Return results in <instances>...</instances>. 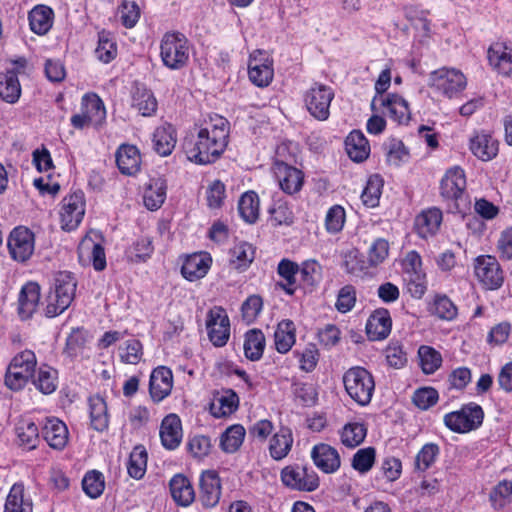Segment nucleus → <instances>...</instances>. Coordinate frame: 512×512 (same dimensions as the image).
Returning <instances> with one entry per match:
<instances>
[{"instance_id":"59","label":"nucleus","mask_w":512,"mask_h":512,"mask_svg":"<svg viewBox=\"0 0 512 512\" xmlns=\"http://www.w3.org/2000/svg\"><path fill=\"white\" fill-rule=\"evenodd\" d=\"M490 500L496 509H502L512 500V482L503 480L499 482L490 493Z\"/></svg>"},{"instance_id":"44","label":"nucleus","mask_w":512,"mask_h":512,"mask_svg":"<svg viewBox=\"0 0 512 512\" xmlns=\"http://www.w3.org/2000/svg\"><path fill=\"white\" fill-rule=\"evenodd\" d=\"M238 210L245 222L255 223L259 218L260 211L258 195L254 191L245 192L239 199Z\"/></svg>"},{"instance_id":"16","label":"nucleus","mask_w":512,"mask_h":512,"mask_svg":"<svg viewBox=\"0 0 512 512\" xmlns=\"http://www.w3.org/2000/svg\"><path fill=\"white\" fill-rule=\"evenodd\" d=\"M273 172L283 192L293 195L301 190L304 183V175L301 170L282 161H276Z\"/></svg>"},{"instance_id":"10","label":"nucleus","mask_w":512,"mask_h":512,"mask_svg":"<svg viewBox=\"0 0 512 512\" xmlns=\"http://www.w3.org/2000/svg\"><path fill=\"white\" fill-rule=\"evenodd\" d=\"M85 214V197L80 190L75 191L62 200L60 210L61 228L66 231L76 229Z\"/></svg>"},{"instance_id":"33","label":"nucleus","mask_w":512,"mask_h":512,"mask_svg":"<svg viewBox=\"0 0 512 512\" xmlns=\"http://www.w3.org/2000/svg\"><path fill=\"white\" fill-rule=\"evenodd\" d=\"M4 512H33V501L22 483H15L6 497Z\"/></svg>"},{"instance_id":"3","label":"nucleus","mask_w":512,"mask_h":512,"mask_svg":"<svg viewBox=\"0 0 512 512\" xmlns=\"http://www.w3.org/2000/svg\"><path fill=\"white\" fill-rule=\"evenodd\" d=\"M343 384L348 395L359 405L371 402L375 382L372 374L363 367H352L343 375Z\"/></svg>"},{"instance_id":"57","label":"nucleus","mask_w":512,"mask_h":512,"mask_svg":"<svg viewBox=\"0 0 512 512\" xmlns=\"http://www.w3.org/2000/svg\"><path fill=\"white\" fill-rule=\"evenodd\" d=\"M57 371L48 366L39 368L34 385L43 394H51L55 391L57 384Z\"/></svg>"},{"instance_id":"13","label":"nucleus","mask_w":512,"mask_h":512,"mask_svg":"<svg viewBox=\"0 0 512 512\" xmlns=\"http://www.w3.org/2000/svg\"><path fill=\"white\" fill-rule=\"evenodd\" d=\"M206 327L213 345L222 347L227 343L230 336V321L222 307H214L209 311Z\"/></svg>"},{"instance_id":"8","label":"nucleus","mask_w":512,"mask_h":512,"mask_svg":"<svg viewBox=\"0 0 512 512\" xmlns=\"http://www.w3.org/2000/svg\"><path fill=\"white\" fill-rule=\"evenodd\" d=\"M334 91L330 86L314 83L304 95L305 106L312 117L317 120H327L330 115V104Z\"/></svg>"},{"instance_id":"18","label":"nucleus","mask_w":512,"mask_h":512,"mask_svg":"<svg viewBox=\"0 0 512 512\" xmlns=\"http://www.w3.org/2000/svg\"><path fill=\"white\" fill-rule=\"evenodd\" d=\"M199 501L205 508L215 507L221 496V482L217 472L204 471L200 477Z\"/></svg>"},{"instance_id":"45","label":"nucleus","mask_w":512,"mask_h":512,"mask_svg":"<svg viewBox=\"0 0 512 512\" xmlns=\"http://www.w3.org/2000/svg\"><path fill=\"white\" fill-rule=\"evenodd\" d=\"M244 354L251 361L259 360L265 348V336L259 329H251L245 334Z\"/></svg>"},{"instance_id":"17","label":"nucleus","mask_w":512,"mask_h":512,"mask_svg":"<svg viewBox=\"0 0 512 512\" xmlns=\"http://www.w3.org/2000/svg\"><path fill=\"white\" fill-rule=\"evenodd\" d=\"M466 188V177L464 170L456 166L445 173L440 183V194L445 200L457 201L460 199Z\"/></svg>"},{"instance_id":"52","label":"nucleus","mask_w":512,"mask_h":512,"mask_svg":"<svg viewBox=\"0 0 512 512\" xmlns=\"http://www.w3.org/2000/svg\"><path fill=\"white\" fill-rule=\"evenodd\" d=\"M418 356L420 366L425 374H432L440 368L442 364L441 354L434 348L426 345L419 347Z\"/></svg>"},{"instance_id":"55","label":"nucleus","mask_w":512,"mask_h":512,"mask_svg":"<svg viewBox=\"0 0 512 512\" xmlns=\"http://www.w3.org/2000/svg\"><path fill=\"white\" fill-rule=\"evenodd\" d=\"M147 452L142 446H136L130 453L127 470L134 479H141L146 471Z\"/></svg>"},{"instance_id":"64","label":"nucleus","mask_w":512,"mask_h":512,"mask_svg":"<svg viewBox=\"0 0 512 512\" xmlns=\"http://www.w3.org/2000/svg\"><path fill=\"white\" fill-rule=\"evenodd\" d=\"M386 360L390 367L400 369L407 363V355L398 342H391L385 349Z\"/></svg>"},{"instance_id":"32","label":"nucleus","mask_w":512,"mask_h":512,"mask_svg":"<svg viewBox=\"0 0 512 512\" xmlns=\"http://www.w3.org/2000/svg\"><path fill=\"white\" fill-rule=\"evenodd\" d=\"M169 487L171 496L178 505L187 507L194 501V488L185 475H174L169 482Z\"/></svg>"},{"instance_id":"2","label":"nucleus","mask_w":512,"mask_h":512,"mask_svg":"<svg viewBox=\"0 0 512 512\" xmlns=\"http://www.w3.org/2000/svg\"><path fill=\"white\" fill-rule=\"evenodd\" d=\"M77 282L72 273L58 272L54 279V288L46 298V316L55 317L63 313L75 297Z\"/></svg>"},{"instance_id":"22","label":"nucleus","mask_w":512,"mask_h":512,"mask_svg":"<svg viewBox=\"0 0 512 512\" xmlns=\"http://www.w3.org/2000/svg\"><path fill=\"white\" fill-rule=\"evenodd\" d=\"M392 328L390 313L385 308L375 310L367 320L366 333L371 341L386 339Z\"/></svg>"},{"instance_id":"54","label":"nucleus","mask_w":512,"mask_h":512,"mask_svg":"<svg viewBox=\"0 0 512 512\" xmlns=\"http://www.w3.org/2000/svg\"><path fill=\"white\" fill-rule=\"evenodd\" d=\"M382 188V178L379 175L370 176L361 194L363 204L371 208L376 207L379 204Z\"/></svg>"},{"instance_id":"63","label":"nucleus","mask_w":512,"mask_h":512,"mask_svg":"<svg viewBox=\"0 0 512 512\" xmlns=\"http://www.w3.org/2000/svg\"><path fill=\"white\" fill-rule=\"evenodd\" d=\"M345 223V210L339 205L332 206L325 218V225L329 232L337 233L342 230Z\"/></svg>"},{"instance_id":"5","label":"nucleus","mask_w":512,"mask_h":512,"mask_svg":"<svg viewBox=\"0 0 512 512\" xmlns=\"http://www.w3.org/2000/svg\"><path fill=\"white\" fill-rule=\"evenodd\" d=\"M160 50L163 64L169 69L179 70L188 63V41L181 33H166L161 41Z\"/></svg>"},{"instance_id":"15","label":"nucleus","mask_w":512,"mask_h":512,"mask_svg":"<svg viewBox=\"0 0 512 512\" xmlns=\"http://www.w3.org/2000/svg\"><path fill=\"white\" fill-rule=\"evenodd\" d=\"M250 81L258 87L268 86L274 75L272 60L261 50H256L250 55L248 64Z\"/></svg>"},{"instance_id":"50","label":"nucleus","mask_w":512,"mask_h":512,"mask_svg":"<svg viewBox=\"0 0 512 512\" xmlns=\"http://www.w3.org/2000/svg\"><path fill=\"white\" fill-rule=\"evenodd\" d=\"M301 281L305 288L313 290L322 279V267L316 260H306L299 267Z\"/></svg>"},{"instance_id":"1","label":"nucleus","mask_w":512,"mask_h":512,"mask_svg":"<svg viewBox=\"0 0 512 512\" xmlns=\"http://www.w3.org/2000/svg\"><path fill=\"white\" fill-rule=\"evenodd\" d=\"M229 136V123L219 115L211 116L196 134L183 140V151L188 160L199 165L215 162L224 152Z\"/></svg>"},{"instance_id":"47","label":"nucleus","mask_w":512,"mask_h":512,"mask_svg":"<svg viewBox=\"0 0 512 512\" xmlns=\"http://www.w3.org/2000/svg\"><path fill=\"white\" fill-rule=\"evenodd\" d=\"M19 444L27 450L36 448L39 442V430L35 423L23 420L16 426Z\"/></svg>"},{"instance_id":"29","label":"nucleus","mask_w":512,"mask_h":512,"mask_svg":"<svg viewBox=\"0 0 512 512\" xmlns=\"http://www.w3.org/2000/svg\"><path fill=\"white\" fill-rule=\"evenodd\" d=\"M42 434L47 444L53 449L61 450L68 442L67 426L57 418L46 420Z\"/></svg>"},{"instance_id":"24","label":"nucleus","mask_w":512,"mask_h":512,"mask_svg":"<svg viewBox=\"0 0 512 512\" xmlns=\"http://www.w3.org/2000/svg\"><path fill=\"white\" fill-rule=\"evenodd\" d=\"M311 457L314 464L324 473H333L341 465L338 451L325 443L315 445L311 451Z\"/></svg>"},{"instance_id":"21","label":"nucleus","mask_w":512,"mask_h":512,"mask_svg":"<svg viewBox=\"0 0 512 512\" xmlns=\"http://www.w3.org/2000/svg\"><path fill=\"white\" fill-rule=\"evenodd\" d=\"M78 257L82 263L91 262L96 271L106 267V256L103 246L86 235L78 245Z\"/></svg>"},{"instance_id":"30","label":"nucleus","mask_w":512,"mask_h":512,"mask_svg":"<svg viewBox=\"0 0 512 512\" xmlns=\"http://www.w3.org/2000/svg\"><path fill=\"white\" fill-rule=\"evenodd\" d=\"M40 301V286L35 282L25 284L18 298V312L22 319L30 318Z\"/></svg>"},{"instance_id":"14","label":"nucleus","mask_w":512,"mask_h":512,"mask_svg":"<svg viewBox=\"0 0 512 512\" xmlns=\"http://www.w3.org/2000/svg\"><path fill=\"white\" fill-rule=\"evenodd\" d=\"M11 257L18 262L28 260L34 251V234L26 227H16L8 238Z\"/></svg>"},{"instance_id":"38","label":"nucleus","mask_w":512,"mask_h":512,"mask_svg":"<svg viewBox=\"0 0 512 512\" xmlns=\"http://www.w3.org/2000/svg\"><path fill=\"white\" fill-rule=\"evenodd\" d=\"M299 265L289 259H282L277 267L278 275L283 281L277 282L276 287L282 289L288 295H294L296 291V274Z\"/></svg>"},{"instance_id":"31","label":"nucleus","mask_w":512,"mask_h":512,"mask_svg":"<svg viewBox=\"0 0 512 512\" xmlns=\"http://www.w3.org/2000/svg\"><path fill=\"white\" fill-rule=\"evenodd\" d=\"M441 222V210L438 208H429L416 216L415 229L421 238L426 239L436 234Z\"/></svg>"},{"instance_id":"58","label":"nucleus","mask_w":512,"mask_h":512,"mask_svg":"<svg viewBox=\"0 0 512 512\" xmlns=\"http://www.w3.org/2000/svg\"><path fill=\"white\" fill-rule=\"evenodd\" d=\"M376 450L373 447L359 449L352 458V467L361 474L371 470L374 465Z\"/></svg>"},{"instance_id":"41","label":"nucleus","mask_w":512,"mask_h":512,"mask_svg":"<svg viewBox=\"0 0 512 512\" xmlns=\"http://www.w3.org/2000/svg\"><path fill=\"white\" fill-rule=\"evenodd\" d=\"M82 112L87 115L91 125L98 127L106 118V110L103 101L94 93L86 94L82 98Z\"/></svg>"},{"instance_id":"43","label":"nucleus","mask_w":512,"mask_h":512,"mask_svg":"<svg viewBox=\"0 0 512 512\" xmlns=\"http://www.w3.org/2000/svg\"><path fill=\"white\" fill-rule=\"evenodd\" d=\"M157 100L152 91L145 87H136L132 95V107L142 116H152L157 110Z\"/></svg>"},{"instance_id":"48","label":"nucleus","mask_w":512,"mask_h":512,"mask_svg":"<svg viewBox=\"0 0 512 512\" xmlns=\"http://www.w3.org/2000/svg\"><path fill=\"white\" fill-rule=\"evenodd\" d=\"M245 429L240 424L230 426L221 436L220 446L223 451L233 453L237 451L243 443Z\"/></svg>"},{"instance_id":"40","label":"nucleus","mask_w":512,"mask_h":512,"mask_svg":"<svg viewBox=\"0 0 512 512\" xmlns=\"http://www.w3.org/2000/svg\"><path fill=\"white\" fill-rule=\"evenodd\" d=\"M167 185L161 178L151 179L145 189L143 200L149 210L159 209L166 199Z\"/></svg>"},{"instance_id":"37","label":"nucleus","mask_w":512,"mask_h":512,"mask_svg":"<svg viewBox=\"0 0 512 512\" xmlns=\"http://www.w3.org/2000/svg\"><path fill=\"white\" fill-rule=\"evenodd\" d=\"M348 156L355 162H362L369 156L370 146L364 134L358 130L352 131L345 140Z\"/></svg>"},{"instance_id":"61","label":"nucleus","mask_w":512,"mask_h":512,"mask_svg":"<svg viewBox=\"0 0 512 512\" xmlns=\"http://www.w3.org/2000/svg\"><path fill=\"white\" fill-rule=\"evenodd\" d=\"M356 300V288L353 285L348 284L339 290L335 307L340 313H347L354 308Z\"/></svg>"},{"instance_id":"20","label":"nucleus","mask_w":512,"mask_h":512,"mask_svg":"<svg viewBox=\"0 0 512 512\" xmlns=\"http://www.w3.org/2000/svg\"><path fill=\"white\" fill-rule=\"evenodd\" d=\"M173 387L172 371L165 366L155 368L150 376L149 392L155 402H160L166 398Z\"/></svg>"},{"instance_id":"23","label":"nucleus","mask_w":512,"mask_h":512,"mask_svg":"<svg viewBox=\"0 0 512 512\" xmlns=\"http://www.w3.org/2000/svg\"><path fill=\"white\" fill-rule=\"evenodd\" d=\"M489 64L503 76L512 75V47L504 42H495L488 49Z\"/></svg>"},{"instance_id":"56","label":"nucleus","mask_w":512,"mask_h":512,"mask_svg":"<svg viewBox=\"0 0 512 512\" xmlns=\"http://www.w3.org/2000/svg\"><path fill=\"white\" fill-rule=\"evenodd\" d=\"M439 453L440 448L437 444H425L415 457V470L420 472L428 470L435 463Z\"/></svg>"},{"instance_id":"51","label":"nucleus","mask_w":512,"mask_h":512,"mask_svg":"<svg viewBox=\"0 0 512 512\" xmlns=\"http://www.w3.org/2000/svg\"><path fill=\"white\" fill-rule=\"evenodd\" d=\"M95 54L103 63H109L116 57L117 45L110 32L104 30L99 32Z\"/></svg>"},{"instance_id":"26","label":"nucleus","mask_w":512,"mask_h":512,"mask_svg":"<svg viewBox=\"0 0 512 512\" xmlns=\"http://www.w3.org/2000/svg\"><path fill=\"white\" fill-rule=\"evenodd\" d=\"M116 164L124 175H135L140 171L141 156L134 145L123 144L116 152Z\"/></svg>"},{"instance_id":"25","label":"nucleus","mask_w":512,"mask_h":512,"mask_svg":"<svg viewBox=\"0 0 512 512\" xmlns=\"http://www.w3.org/2000/svg\"><path fill=\"white\" fill-rule=\"evenodd\" d=\"M160 438L166 449H176L182 440V424L178 415L169 414L162 420Z\"/></svg>"},{"instance_id":"28","label":"nucleus","mask_w":512,"mask_h":512,"mask_svg":"<svg viewBox=\"0 0 512 512\" xmlns=\"http://www.w3.org/2000/svg\"><path fill=\"white\" fill-rule=\"evenodd\" d=\"M293 442L291 429L287 426H281L269 441L268 450L271 458L276 461L284 459L291 451Z\"/></svg>"},{"instance_id":"62","label":"nucleus","mask_w":512,"mask_h":512,"mask_svg":"<svg viewBox=\"0 0 512 512\" xmlns=\"http://www.w3.org/2000/svg\"><path fill=\"white\" fill-rule=\"evenodd\" d=\"M433 312L441 319L452 320L457 315V307L447 296H437L434 301Z\"/></svg>"},{"instance_id":"39","label":"nucleus","mask_w":512,"mask_h":512,"mask_svg":"<svg viewBox=\"0 0 512 512\" xmlns=\"http://www.w3.org/2000/svg\"><path fill=\"white\" fill-rule=\"evenodd\" d=\"M153 143L154 150L160 156L170 155L176 145L175 129L171 125L156 128L153 134Z\"/></svg>"},{"instance_id":"19","label":"nucleus","mask_w":512,"mask_h":512,"mask_svg":"<svg viewBox=\"0 0 512 512\" xmlns=\"http://www.w3.org/2000/svg\"><path fill=\"white\" fill-rule=\"evenodd\" d=\"M239 407V397L232 389H221L213 393L209 411L215 418L233 414Z\"/></svg>"},{"instance_id":"7","label":"nucleus","mask_w":512,"mask_h":512,"mask_svg":"<svg viewBox=\"0 0 512 512\" xmlns=\"http://www.w3.org/2000/svg\"><path fill=\"white\" fill-rule=\"evenodd\" d=\"M282 483L297 491L312 492L319 487V477L312 467L288 465L281 471Z\"/></svg>"},{"instance_id":"4","label":"nucleus","mask_w":512,"mask_h":512,"mask_svg":"<svg viewBox=\"0 0 512 512\" xmlns=\"http://www.w3.org/2000/svg\"><path fill=\"white\" fill-rule=\"evenodd\" d=\"M36 356L31 350H24L18 353L11 360L6 375V386L14 391L21 390L32 378L36 369Z\"/></svg>"},{"instance_id":"42","label":"nucleus","mask_w":512,"mask_h":512,"mask_svg":"<svg viewBox=\"0 0 512 512\" xmlns=\"http://www.w3.org/2000/svg\"><path fill=\"white\" fill-rule=\"evenodd\" d=\"M21 96V85L15 71L0 73V98L9 104L16 103Z\"/></svg>"},{"instance_id":"46","label":"nucleus","mask_w":512,"mask_h":512,"mask_svg":"<svg viewBox=\"0 0 512 512\" xmlns=\"http://www.w3.org/2000/svg\"><path fill=\"white\" fill-rule=\"evenodd\" d=\"M295 325L291 320H283L274 333L275 347L279 353H287L295 343Z\"/></svg>"},{"instance_id":"60","label":"nucleus","mask_w":512,"mask_h":512,"mask_svg":"<svg viewBox=\"0 0 512 512\" xmlns=\"http://www.w3.org/2000/svg\"><path fill=\"white\" fill-rule=\"evenodd\" d=\"M233 263L237 269L247 268L255 257V250L251 244L240 243L232 250Z\"/></svg>"},{"instance_id":"6","label":"nucleus","mask_w":512,"mask_h":512,"mask_svg":"<svg viewBox=\"0 0 512 512\" xmlns=\"http://www.w3.org/2000/svg\"><path fill=\"white\" fill-rule=\"evenodd\" d=\"M484 411L476 403L463 405L458 411H453L444 416V424L455 433H468L482 425Z\"/></svg>"},{"instance_id":"34","label":"nucleus","mask_w":512,"mask_h":512,"mask_svg":"<svg viewBox=\"0 0 512 512\" xmlns=\"http://www.w3.org/2000/svg\"><path fill=\"white\" fill-rule=\"evenodd\" d=\"M470 150L479 159L488 161L498 153V141L490 134L476 133L470 139Z\"/></svg>"},{"instance_id":"27","label":"nucleus","mask_w":512,"mask_h":512,"mask_svg":"<svg viewBox=\"0 0 512 512\" xmlns=\"http://www.w3.org/2000/svg\"><path fill=\"white\" fill-rule=\"evenodd\" d=\"M211 262V257L207 253H194L184 261L181 273L189 281L201 279L207 274Z\"/></svg>"},{"instance_id":"35","label":"nucleus","mask_w":512,"mask_h":512,"mask_svg":"<svg viewBox=\"0 0 512 512\" xmlns=\"http://www.w3.org/2000/svg\"><path fill=\"white\" fill-rule=\"evenodd\" d=\"M88 404L91 427L98 432L105 431L109 425V415L104 398L99 395L91 396Z\"/></svg>"},{"instance_id":"36","label":"nucleus","mask_w":512,"mask_h":512,"mask_svg":"<svg viewBox=\"0 0 512 512\" xmlns=\"http://www.w3.org/2000/svg\"><path fill=\"white\" fill-rule=\"evenodd\" d=\"M54 12L45 5H38L29 12V25L31 30L38 34H46L53 25Z\"/></svg>"},{"instance_id":"49","label":"nucleus","mask_w":512,"mask_h":512,"mask_svg":"<svg viewBox=\"0 0 512 512\" xmlns=\"http://www.w3.org/2000/svg\"><path fill=\"white\" fill-rule=\"evenodd\" d=\"M367 434V429L362 423H348L346 424L340 434L341 442L348 448H355L360 445Z\"/></svg>"},{"instance_id":"12","label":"nucleus","mask_w":512,"mask_h":512,"mask_svg":"<svg viewBox=\"0 0 512 512\" xmlns=\"http://www.w3.org/2000/svg\"><path fill=\"white\" fill-rule=\"evenodd\" d=\"M474 270L477 279L488 289H497L503 284V271L494 256L477 257Z\"/></svg>"},{"instance_id":"9","label":"nucleus","mask_w":512,"mask_h":512,"mask_svg":"<svg viewBox=\"0 0 512 512\" xmlns=\"http://www.w3.org/2000/svg\"><path fill=\"white\" fill-rule=\"evenodd\" d=\"M466 85V77L457 69L444 67L430 75V86L448 98L457 96Z\"/></svg>"},{"instance_id":"53","label":"nucleus","mask_w":512,"mask_h":512,"mask_svg":"<svg viewBox=\"0 0 512 512\" xmlns=\"http://www.w3.org/2000/svg\"><path fill=\"white\" fill-rule=\"evenodd\" d=\"M82 488L90 498L96 499L100 497L105 488L103 474L97 470L88 471L83 477Z\"/></svg>"},{"instance_id":"11","label":"nucleus","mask_w":512,"mask_h":512,"mask_svg":"<svg viewBox=\"0 0 512 512\" xmlns=\"http://www.w3.org/2000/svg\"><path fill=\"white\" fill-rule=\"evenodd\" d=\"M371 109L373 111L386 109L387 112L384 113L398 124H406L411 118L408 102L398 94L375 96L371 102Z\"/></svg>"}]
</instances>
